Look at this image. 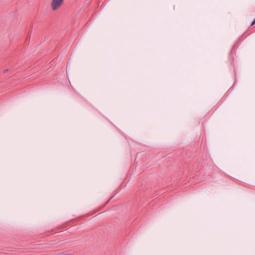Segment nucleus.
<instances>
[{"instance_id":"obj_1","label":"nucleus","mask_w":255,"mask_h":255,"mask_svg":"<svg viewBox=\"0 0 255 255\" xmlns=\"http://www.w3.org/2000/svg\"><path fill=\"white\" fill-rule=\"evenodd\" d=\"M64 0H52L51 6L53 10H57L62 4Z\"/></svg>"},{"instance_id":"obj_2","label":"nucleus","mask_w":255,"mask_h":255,"mask_svg":"<svg viewBox=\"0 0 255 255\" xmlns=\"http://www.w3.org/2000/svg\"><path fill=\"white\" fill-rule=\"evenodd\" d=\"M113 198V196L110 199H109L107 201V202L106 203V204H107L108 203H109V202L110 201V200Z\"/></svg>"},{"instance_id":"obj_3","label":"nucleus","mask_w":255,"mask_h":255,"mask_svg":"<svg viewBox=\"0 0 255 255\" xmlns=\"http://www.w3.org/2000/svg\"><path fill=\"white\" fill-rule=\"evenodd\" d=\"M8 71V69H5V70H4L3 72H4V73H6V72H7Z\"/></svg>"}]
</instances>
